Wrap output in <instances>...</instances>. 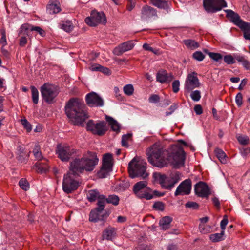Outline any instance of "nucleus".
<instances>
[{"mask_svg": "<svg viewBox=\"0 0 250 250\" xmlns=\"http://www.w3.org/2000/svg\"><path fill=\"white\" fill-rule=\"evenodd\" d=\"M97 200V207L94 210L91 211L89 214V219L91 222H96L100 220H104L109 215V213L107 211H105L104 213H102L105 208V196L104 195H101Z\"/></svg>", "mask_w": 250, "mask_h": 250, "instance_id": "obj_6", "label": "nucleus"}, {"mask_svg": "<svg viewBox=\"0 0 250 250\" xmlns=\"http://www.w3.org/2000/svg\"><path fill=\"white\" fill-rule=\"evenodd\" d=\"M99 160L95 153L88 152L81 158H76L70 163L68 172L79 176L84 170L91 171L97 165Z\"/></svg>", "mask_w": 250, "mask_h": 250, "instance_id": "obj_3", "label": "nucleus"}, {"mask_svg": "<svg viewBox=\"0 0 250 250\" xmlns=\"http://www.w3.org/2000/svg\"><path fill=\"white\" fill-rule=\"evenodd\" d=\"M124 92L125 94L127 96H131L134 92V88L132 84H128L125 85L123 88Z\"/></svg>", "mask_w": 250, "mask_h": 250, "instance_id": "obj_39", "label": "nucleus"}, {"mask_svg": "<svg viewBox=\"0 0 250 250\" xmlns=\"http://www.w3.org/2000/svg\"><path fill=\"white\" fill-rule=\"evenodd\" d=\"M143 48L146 50H148L151 52H153L154 54L157 53V50H155L152 47H150L149 45L147 43H144L143 45Z\"/></svg>", "mask_w": 250, "mask_h": 250, "instance_id": "obj_58", "label": "nucleus"}, {"mask_svg": "<svg viewBox=\"0 0 250 250\" xmlns=\"http://www.w3.org/2000/svg\"><path fill=\"white\" fill-rule=\"evenodd\" d=\"M148 162L153 166L162 168L168 164L178 168L185 163L186 154L183 148L177 145L164 149L159 144L155 143L146 150Z\"/></svg>", "mask_w": 250, "mask_h": 250, "instance_id": "obj_1", "label": "nucleus"}, {"mask_svg": "<svg viewBox=\"0 0 250 250\" xmlns=\"http://www.w3.org/2000/svg\"><path fill=\"white\" fill-rule=\"evenodd\" d=\"M243 66L247 70L250 69V62L245 59L242 63Z\"/></svg>", "mask_w": 250, "mask_h": 250, "instance_id": "obj_64", "label": "nucleus"}, {"mask_svg": "<svg viewBox=\"0 0 250 250\" xmlns=\"http://www.w3.org/2000/svg\"><path fill=\"white\" fill-rule=\"evenodd\" d=\"M32 31L38 32L42 36L44 34V31L40 27L33 26L29 24H23L20 28V33H22L24 35H28L29 32Z\"/></svg>", "mask_w": 250, "mask_h": 250, "instance_id": "obj_21", "label": "nucleus"}, {"mask_svg": "<svg viewBox=\"0 0 250 250\" xmlns=\"http://www.w3.org/2000/svg\"><path fill=\"white\" fill-rule=\"evenodd\" d=\"M100 196L101 194L97 189L90 190L87 193V199L89 202H92L97 200Z\"/></svg>", "mask_w": 250, "mask_h": 250, "instance_id": "obj_27", "label": "nucleus"}, {"mask_svg": "<svg viewBox=\"0 0 250 250\" xmlns=\"http://www.w3.org/2000/svg\"><path fill=\"white\" fill-rule=\"evenodd\" d=\"M224 235V231H221L220 233L212 234L209 236L210 239L213 242H219L223 240V236Z\"/></svg>", "mask_w": 250, "mask_h": 250, "instance_id": "obj_36", "label": "nucleus"}, {"mask_svg": "<svg viewBox=\"0 0 250 250\" xmlns=\"http://www.w3.org/2000/svg\"><path fill=\"white\" fill-rule=\"evenodd\" d=\"M31 90L32 92V99L33 102L35 104L38 103L39 100V92L38 89L34 86H31Z\"/></svg>", "mask_w": 250, "mask_h": 250, "instance_id": "obj_37", "label": "nucleus"}, {"mask_svg": "<svg viewBox=\"0 0 250 250\" xmlns=\"http://www.w3.org/2000/svg\"><path fill=\"white\" fill-rule=\"evenodd\" d=\"M223 60L224 62L228 65L233 64L236 62L234 57L230 54L224 56Z\"/></svg>", "mask_w": 250, "mask_h": 250, "instance_id": "obj_38", "label": "nucleus"}, {"mask_svg": "<svg viewBox=\"0 0 250 250\" xmlns=\"http://www.w3.org/2000/svg\"><path fill=\"white\" fill-rule=\"evenodd\" d=\"M194 109L197 115H201L203 113V109L201 105H196L194 106Z\"/></svg>", "mask_w": 250, "mask_h": 250, "instance_id": "obj_59", "label": "nucleus"}, {"mask_svg": "<svg viewBox=\"0 0 250 250\" xmlns=\"http://www.w3.org/2000/svg\"><path fill=\"white\" fill-rule=\"evenodd\" d=\"M79 176L73 175L68 172L64 175L62 183V188L66 193H70L76 190L80 186V183L77 179Z\"/></svg>", "mask_w": 250, "mask_h": 250, "instance_id": "obj_9", "label": "nucleus"}, {"mask_svg": "<svg viewBox=\"0 0 250 250\" xmlns=\"http://www.w3.org/2000/svg\"><path fill=\"white\" fill-rule=\"evenodd\" d=\"M150 3L153 6L165 10L167 13L171 11L168 1L164 0H150Z\"/></svg>", "mask_w": 250, "mask_h": 250, "instance_id": "obj_23", "label": "nucleus"}, {"mask_svg": "<svg viewBox=\"0 0 250 250\" xmlns=\"http://www.w3.org/2000/svg\"><path fill=\"white\" fill-rule=\"evenodd\" d=\"M200 232L203 234H206L209 232V227L204 224H200L199 226Z\"/></svg>", "mask_w": 250, "mask_h": 250, "instance_id": "obj_51", "label": "nucleus"}, {"mask_svg": "<svg viewBox=\"0 0 250 250\" xmlns=\"http://www.w3.org/2000/svg\"><path fill=\"white\" fill-rule=\"evenodd\" d=\"M113 155L111 153L105 154L103 159L102 167L98 172V176L100 178H104L109 175L112 170Z\"/></svg>", "mask_w": 250, "mask_h": 250, "instance_id": "obj_10", "label": "nucleus"}, {"mask_svg": "<svg viewBox=\"0 0 250 250\" xmlns=\"http://www.w3.org/2000/svg\"><path fill=\"white\" fill-rule=\"evenodd\" d=\"M200 86V83L197 77V73L195 72L189 73L185 81V89L188 92H190L195 88L199 87Z\"/></svg>", "mask_w": 250, "mask_h": 250, "instance_id": "obj_15", "label": "nucleus"}, {"mask_svg": "<svg viewBox=\"0 0 250 250\" xmlns=\"http://www.w3.org/2000/svg\"><path fill=\"white\" fill-rule=\"evenodd\" d=\"M181 174L179 172L171 173L168 176L159 172H154L153 177L156 181L158 182L163 188L171 190L175 184L180 180Z\"/></svg>", "mask_w": 250, "mask_h": 250, "instance_id": "obj_4", "label": "nucleus"}, {"mask_svg": "<svg viewBox=\"0 0 250 250\" xmlns=\"http://www.w3.org/2000/svg\"><path fill=\"white\" fill-rule=\"evenodd\" d=\"M61 10L60 4L57 0H50L47 6V11L50 14H56Z\"/></svg>", "mask_w": 250, "mask_h": 250, "instance_id": "obj_24", "label": "nucleus"}, {"mask_svg": "<svg viewBox=\"0 0 250 250\" xmlns=\"http://www.w3.org/2000/svg\"><path fill=\"white\" fill-rule=\"evenodd\" d=\"M85 23L90 26H96L99 24H105L107 22L105 14L95 10L91 11L90 16L85 19Z\"/></svg>", "mask_w": 250, "mask_h": 250, "instance_id": "obj_13", "label": "nucleus"}, {"mask_svg": "<svg viewBox=\"0 0 250 250\" xmlns=\"http://www.w3.org/2000/svg\"><path fill=\"white\" fill-rule=\"evenodd\" d=\"M27 40L26 37H21L20 40L19 44L21 46H24L27 43Z\"/></svg>", "mask_w": 250, "mask_h": 250, "instance_id": "obj_62", "label": "nucleus"}, {"mask_svg": "<svg viewBox=\"0 0 250 250\" xmlns=\"http://www.w3.org/2000/svg\"><path fill=\"white\" fill-rule=\"evenodd\" d=\"M152 9L150 7L144 6L143 7L142 10V16L143 17H148V12L150 11Z\"/></svg>", "mask_w": 250, "mask_h": 250, "instance_id": "obj_55", "label": "nucleus"}, {"mask_svg": "<svg viewBox=\"0 0 250 250\" xmlns=\"http://www.w3.org/2000/svg\"><path fill=\"white\" fill-rule=\"evenodd\" d=\"M87 104L89 107H102L104 104L103 99L97 93L92 92L87 94L85 97Z\"/></svg>", "mask_w": 250, "mask_h": 250, "instance_id": "obj_16", "label": "nucleus"}, {"mask_svg": "<svg viewBox=\"0 0 250 250\" xmlns=\"http://www.w3.org/2000/svg\"><path fill=\"white\" fill-rule=\"evenodd\" d=\"M185 45L189 49L194 50L199 47V43L195 40L188 39L184 40Z\"/></svg>", "mask_w": 250, "mask_h": 250, "instance_id": "obj_30", "label": "nucleus"}, {"mask_svg": "<svg viewBox=\"0 0 250 250\" xmlns=\"http://www.w3.org/2000/svg\"><path fill=\"white\" fill-rule=\"evenodd\" d=\"M177 108V104L174 103L169 108V110H170V112H166V115L167 116L170 115L175 110V109Z\"/></svg>", "mask_w": 250, "mask_h": 250, "instance_id": "obj_57", "label": "nucleus"}, {"mask_svg": "<svg viewBox=\"0 0 250 250\" xmlns=\"http://www.w3.org/2000/svg\"><path fill=\"white\" fill-rule=\"evenodd\" d=\"M239 27L244 32L245 39L250 40V23L244 22Z\"/></svg>", "mask_w": 250, "mask_h": 250, "instance_id": "obj_28", "label": "nucleus"}, {"mask_svg": "<svg viewBox=\"0 0 250 250\" xmlns=\"http://www.w3.org/2000/svg\"><path fill=\"white\" fill-rule=\"evenodd\" d=\"M100 67H101V65L98 64H94L91 65L89 67V69L92 71H100Z\"/></svg>", "mask_w": 250, "mask_h": 250, "instance_id": "obj_61", "label": "nucleus"}, {"mask_svg": "<svg viewBox=\"0 0 250 250\" xmlns=\"http://www.w3.org/2000/svg\"><path fill=\"white\" fill-rule=\"evenodd\" d=\"M235 102L238 107L241 106L243 104V96L241 93H238L235 97Z\"/></svg>", "mask_w": 250, "mask_h": 250, "instance_id": "obj_50", "label": "nucleus"}, {"mask_svg": "<svg viewBox=\"0 0 250 250\" xmlns=\"http://www.w3.org/2000/svg\"><path fill=\"white\" fill-rule=\"evenodd\" d=\"M226 13V17L233 23L240 27L244 22L240 16L232 10H224Z\"/></svg>", "mask_w": 250, "mask_h": 250, "instance_id": "obj_20", "label": "nucleus"}, {"mask_svg": "<svg viewBox=\"0 0 250 250\" xmlns=\"http://www.w3.org/2000/svg\"><path fill=\"white\" fill-rule=\"evenodd\" d=\"M214 152L216 157L222 163L225 164L227 162L226 155L223 150L219 148H216Z\"/></svg>", "mask_w": 250, "mask_h": 250, "instance_id": "obj_32", "label": "nucleus"}, {"mask_svg": "<svg viewBox=\"0 0 250 250\" xmlns=\"http://www.w3.org/2000/svg\"><path fill=\"white\" fill-rule=\"evenodd\" d=\"M100 72H101L103 73L104 74H106V75H110L111 74V71L109 70V68L107 67H104L101 65V67H100Z\"/></svg>", "mask_w": 250, "mask_h": 250, "instance_id": "obj_60", "label": "nucleus"}, {"mask_svg": "<svg viewBox=\"0 0 250 250\" xmlns=\"http://www.w3.org/2000/svg\"><path fill=\"white\" fill-rule=\"evenodd\" d=\"M148 101L150 103H157L160 101V97L157 94L152 95L149 97Z\"/></svg>", "mask_w": 250, "mask_h": 250, "instance_id": "obj_54", "label": "nucleus"}, {"mask_svg": "<svg viewBox=\"0 0 250 250\" xmlns=\"http://www.w3.org/2000/svg\"><path fill=\"white\" fill-rule=\"evenodd\" d=\"M85 105L83 102L77 98H72L65 105L67 117L76 125H83L88 116L85 110Z\"/></svg>", "mask_w": 250, "mask_h": 250, "instance_id": "obj_2", "label": "nucleus"}, {"mask_svg": "<svg viewBox=\"0 0 250 250\" xmlns=\"http://www.w3.org/2000/svg\"><path fill=\"white\" fill-rule=\"evenodd\" d=\"M180 82L179 80H175L172 82V87L174 93H176L179 90Z\"/></svg>", "mask_w": 250, "mask_h": 250, "instance_id": "obj_49", "label": "nucleus"}, {"mask_svg": "<svg viewBox=\"0 0 250 250\" xmlns=\"http://www.w3.org/2000/svg\"><path fill=\"white\" fill-rule=\"evenodd\" d=\"M190 97L192 100L195 102L199 101L201 99V92L199 90H195L191 93Z\"/></svg>", "mask_w": 250, "mask_h": 250, "instance_id": "obj_40", "label": "nucleus"}, {"mask_svg": "<svg viewBox=\"0 0 250 250\" xmlns=\"http://www.w3.org/2000/svg\"><path fill=\"white\" fill-rule=\"evenodd\" d=\"M60 26L62 29L67 32H71L74 28L72 23L69 21H63L62 23L60 24Z\"/></svg>", "mask_w": 250, "mask_h": 250, "instance_id": "obj_33", "label": "nucleus"}, {"mask_svg": "<svg viewBox=\"0 0 250 250\" xmlns=\"http://www.w3.org/2000/svg\"><path fill=\"white\" fill-rule=\"evenodd\" d=\"M192 56L193 58L198 61H202L205 58V55L201 51H196Z\"/></svg>", "mask_w": 250, "mask_h": 250, "instance_id": "obj_43", "label": "nucleus"}, {"mask_svg": "<svg viewBox=\"0 0 250 250\" xmlns=\"http://www.w3.org/2000/svg\"><path fill=\"white\" fill-rule=\"evenodd\" d=\"M56 154L61 161L68 162L74 157L79 156L80 152L79 149L75 148L72 146L67 144L59 145L57 146Z\"/></svg>", "mask_w": 250, "mask_h": 250, "instance_id": "obj_7", "label": "nucleus"}, {"mask_svg": "<svg viewBox=\"0 0 250 250\" xmlns=\"http://www.w3.org/2000/svg\"><path fill=\"white\" fill-rule=\"evenodd\" d=\"M208 55L211 59L215 61H218L222 59V56L220 53L210 52Z\"/></svg>", "mask_w": 250, "mask_h": 250, "instance_id": "obj_48", "label": "nucleus"}, {"mask_svg": "<svg viewBox=\"0 0 250 250\" xmlns=\"http://www.w3.org/2000/svg\"><path fill=\"white\" fill-rule=\"evenodd\" d=\"M146 163L143 161H137L134 158L129 163L128 171L129 176L132 178L141 177L145 179L148 176L146 172Z\"/></svg>", "mask_w": 250, "mask_h": 250, "instance_id": "obj_5", "label": "nucleus"}, {"mask_svg": "<svg viewBox=\"0 0 250 250\" xmlns=\"http://www.w3.org/2000/svg\"><path fill=\"white\" fill-rule=\"evenodd\" d=\"M148 191L150 192V194L153 196V198L156 197H162L165 195L164 192H161L157 190H152L150 188H149Z\"/></svg>", "mask_w": 250, "mask_h": 250, "instance_id": "obj_53", "label": "nucleus"}, {"mask_svg": "<svg viewBox=\"0 0 250 250\" xmlns=\"http://www.w3.org/2000/svg\"><path fill=\"white\" fill-rule=\"evenodd\" d=\"M134 45L133 41L124 42L114 48L113 53L116 55L120 56L123 53L131 50Z\"/></svg>", "mask_w": 250, "mask_h": 250, "instance_id": "obj_19", "label": "nucleus"}, {"mask_svg": "<svg viewBox=\"0 0 250 250\" xmlns=\"http://www.w3.org/2000/svg\"><path fill=\"white\" fill-rule=\"evenodd\" d=\"M116 235V229L112 227H108L103 232V239L112 240Z\"/></svg>", "mask_w": 250, "mask_h": 250, "instance_id": "obj_25", "label": "nucleus"}, {"mask_svg": "<svg viewBox=\"0 0 250 250\" xmlns=\"http://www.w3.org/2000/svg\"><path fill=\"white\" fill-rule=\"evenodd\" d=\"M19 185L24 190H27L29 188L28 182L26 180L23 178L20 180Z\"/></svg>", "mask_w": 250, "mask_h": 250, "instance_id": "obj_41", "label": "nucleus"}, {"mask_svg": "<svg viewBox=\"0 0 250 250\" xmlns=\"http://www.w3.org/2000/svg\"><path fill=\"white\" fill-rule=\"evenodd\" d=\"M191 190V181L190 179H186L183 181L177 187L175 196L179 195H188Z\"/></svg>", "mask_w": 250, "mask_h": 250, "instance_id": "obj_17", "label": "nucleus"}, {"mask_svg": "<svg viewBox=\"0 0 250 250\" xmlns=\"http://www.w3.org/2000/svg\"><path fill=\"white\" fill-rule=\"evenodd\" d=\"M42 100L46 103L52 104L59 94L58 87L54 84L49 83H44L40 88Z\"/></svg>", "mask_w": 250, "mask_h": 250, "instance_id": "obj_8", "label": "nucleus"}, {"mask_svg": "<svg viewBox=\"0 0 250 250\" xmlns=\"http://www.w3.org/2000/svg\"><path fill=\"white\" fill-rule=\"evenodd\" d=\"M185 207L187 208H190L196 209L198 208L199 205L194 202H188L186 203Z\"/></svg>", "mask_w": 250, "mask_h": 250, "instance_id": "obj_52", "label": "nucleus"}, {"mask_svg": "<svg viewBox=\"0 0 250 250\" xmlns=\"http://www.w3.org/2000/svg\"><path fill=\"white\" fill-rule=\"evenodd\" d=\"M120 198L116 195L112 194L106 198V202L108 204H111L114 206H117L119 203Z\"/></svg>", "mask_w": 250, "mask_h": 250, "instance_id": "obj_34", "label": "nucleus"}, {"mask_svg": "<svg viewBox=\"0 0 250 250\" xmlns=\"http://www.w3.org/2000/svg\"><path fill=\"white\" fill-rule=\"evenodd\" d=\"M86 129L92 134L98 136L104 135L107 130L106 123L103 121L95 122L93 120H89L86 124Z\"/></svg>", "mask_w": 250, "mask_h": 250, "instance_id": "obj_11", "label": "nucleus"}, {"mask_svg": "<svg viewBox=\"0 0 250 250\" xmlns=\"http://www.w3.org/2000/svg\"><path fill=\"white\" fill-rule=\"evenodd\" d=\"M17 159L20 162H24L26 160V158L28 157V155H26L24 150L19 147L18 149Z\"/></svg>", "mask_w": 250, "mask_h": 250, "instance_id": "obj_35", "label": "nucleus"}, {"mask_svg": "<svg viewBox=\"0 0 250 250\" xmlns=\"http://www.w3.org/2000/svg\"><path fill=\"white\" fill-rule=\"evenodd\" d=\"M1 38L0 40V43L2 46L4 47L7 45V41L6 39V32L4 29L1 30Z\"/></svg>", "mask_w": 250, "mask_h": 250, "instance_id": "obj_46", "label": "nucleus"}, {"mask_svg": "<svg viewBox=\"0 0 250 250\" xmlns=\"http://www.w3.org/2000/svg\"><path fill=\"white\" fill-rule=\"evenodd\" d=\"M172 219L169 216H165L159 221V225L161 229L166 230L170 227V223Z\"/></svg>", "mask_w": 250, "mask_h": 250, "instance_id": "obj_26", "label": "nucleus"}, {"mask_svg": "<svg viewBox=\"0 0 250 250\" xmlns=\"http://www.w3.org/2000/svg\"><path fill=\"white\" fill-rule=\"evenodd\" d=\"M203 6L208 13H216L227 7L225 0H203Z\"/></svg>", "mask_w": 250, "mask_h": 250, "instance_id": "obj_12", "label": "nucleus"}, {"mask_svg": "<svg viewBox=\"0 0 250 250\" xmlns=\"http://www.w3.org/2000/svg\"><path fill=\"white\" fill-rule=\"evenodd\" d=\"M35 167L38 172L43 173L46 172L49 169V166L46 162H39L36 164Z\"/></svg>", "mask_w": 250, "mask_h": 250, "instance_id": "obj_31", "label": "nucleus"}, {"mask_svg": "<svg viewBox=\"0 0 250 250\" xmlns=\"http://www.w3.org/2000/svg\"><path fill=\"white\" fill-rule=\"evenodd\" d=\"M196 195L198 196L206 198L210 194L208 186L204 182H199L197 183L194 187Z\"/></svg>", "mask_w": 250, "mask_h": 250, "instance_id": "obj_18", "label": "nucleus"}, {"mask_svg": "<svg viewBox=\"0 0 250 250\" xmlns=\"http://www.w3.org/2000/svg\"><path fill=\"white\" fill-rule=\"evenodd\" d=\"M106 120L108 122L113 131H120V125L116 120L111 117L108 116H106Z\"/></svg>", "mask_w": 250, "mask_h": 250, "instance_id": "obj_29", "label": "nucleus"}, {"mask_svg": "<svg viewBox=\"0 0 250 250\" xmlns=\"http://www.w3.org/2000/svg\"><path fill=\"white\" fill-rule=\"evenodd\" d=\"M131 135L130 134H124L122 138V145L125 147L128 146V140L131 138Z\"/></svg>", "mask_w": 250, "mask_h": 250, "instance_id": "obj_42", "label": "nucleus"}, {"mask_svg": "<svg viewBox=\"0 0 250 250\" xmlns=\"http://www.w3.org/2000/svg\"><path fill=\"white\" fill-rule=\"evenodd\" d=\"M147 185V182L146 180L141 181L136 183L133 186V190L136 196L139 198H144L146 200L153 199V196L148 191H143V189Z\"/></svg>", "mask_w": 250, "mask_h": 250, "instance_id": "obj_14", "label": "nucleus"}, {"mask_svg": "<svg viewBox=\"0 0 250 250\" xmlns=\"http://www.w3.org/2000/svg\"><path fill=\"white\" fill-rule=\"evenodd\" d=\"M238 142L242 145H247L249 142V139L247 136H240L237 137Z\"/></svg>", "mask_w": 250, "mask_h": 250, "instance_id": "obj_47", "label": "nucleus"}, {"mask_svg": "<svg viewBox=\"0 0 250 250\" xmlns=\"http://www.w3.org/2000/svg\"><path fill=\"white\" fill-rule=\"evenodd\" d=\"M173 78V76L171 73H167L166 70H164L159 71L156 75L157 81L161 83H169Z\"/></svg>", "mask_w": 250, "mask_h": 250, "instance_id": "obj_22", "label": "nucleus"}, {"mask_svg": "<svg viewBox=\"0 0 250 250\" xmlns=\"http://www.w3.org/2000/svg\"><path fill=\"white\" fill-rule=\"evenodd\" d=\"M21 123L24 127L27 130L28 132H30L32 130L31 125L29 122L26 119H23L21 120Z\"/></svg>", "mask_w": 250, "mask_h": 250, "instance_id": "obj_45", "label": "nucleus"}, {"mask_svg": "<svg viewBox=\"0 0 250 250\" xmlns=\"http://www.w3.org/2000/svg\"><path fill=\"white\" fill-rule=\"evenodd\" d=\"M228 223V219L227 218L226 216H224L222 220L221 221L220 223V227L221 228V229L222 231H224L226 226L227 225Z\"/></svg>", "mask_w": 250, "mask_h": 250, "instance_id": "obj_56", "label": "nucleus"}, {"mask_svg": "<svg viewBox=\"0 0 250 250\" xmlns=\"http://www.w3.org/2000/svg\"><path fill=\"white\" fill-rule=\"evenodd\" d=\"M135 6V2L134 1H128V3L127 5V9L129 11H131Z\"/></svg>", "mask_w": 250, "mask_h": 250, "instance_id": "obj_63", "label": "nucleus"}, {"mask_svg": "<svg viewBox=\"0 0 250 250\" xmlns=\"http://www.w3.org/2000/svg\"><path fill=\"white\" fill-rule=\"evenodd\" d=\"M153 207L156 210L163 211L165 209V204L162 202H156L154 203Z\"/></svg>", "mask_w": 250, "mask_h": 250, "instance_id": "obj_44", "label": "nucleus"}]
</instances>
